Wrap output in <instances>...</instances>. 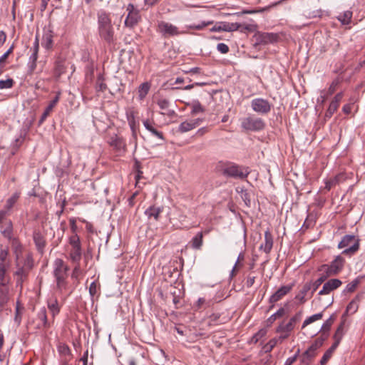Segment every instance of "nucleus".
Returning <instances> with one entry per match:
<instances>
[{
    "label": "nucleus",
    "mask_w": 365,
    "mask_h": 365,
    "mask_svg": "<svg viewBox=\"0 0 365 365\" xmlns=\"http://www.w3.org/2000/svg\"><path fill=\"white\" fill-rule=\"evenodd\" d=\"M344 322H341L338 327L334 335V339H341L344 335Z\"/></svg>",
    "instance_id": "59"
},
{
    "label": "nucleus",
    "mask_w": 365,
    "mask_h": 365,
    "mask_svg": "<svg viewBox=\"0 0 365 365\" xmlns=\"http://www.w3.org/2000/svg\"><path fill=\"white\" fill-rule=\"evenodd\" d=\"M98 31L101 39L108 43L114 41V29L111 22L110 14L104 11L98 13Z\"/></svg>",
    "instance_id": "1"
},
{
    "label": "nucleus",
    "mask_w": 365,
    "mask_h": 365,
    "mask_svg": "<svg viewBox=\"0 0 365 365\" xmlns=\"http://www.w3.org/2000/svg\"><path fill=\"white\" fill-rule=\"evenodd\" d=\"M108 144L118 153L125 151V142L122 137L116 134L110 135L108 140Z\"/></svg>",
    "instance_id": "10"
},
{
    "label": "nucleus",
    "mask_w": 365,
    "mask_h": 365,
    "mask_svg": "<svg viewBox=\"0 0 365 365\" xmlns=\"http://www.w3.org/2000/svg\"><path fill=\"white\" fill-rule=\"evenodd\" d=\"M269 9V6H265L263 8H260L258 9H244L242 11V14H255L257 13H262L264 11H268Z\"/></svg>",
    "instance_id": "52"
},
{
    "label": "nucleus",
    "mask_w": 365,
    "mask_h": 365,
    "mask_svg": "<svg viewBox=\"0 0 365 365\" xmlns=\"http://www.w3.org/2000/svg\"><path fill=\"white\" fill-rule=\"evenodd\" d=\"M14 85V80L12 78H7L6 80H0V89L11 88Z\"/></svg>",
    "instance_id": "55"
},
{
    "label": "nucleus",
    "mask_w": 365,
    "mask_h": 365,
    "mask_svg": "<svg viewBox=\"0 0 365 365\" xmlns=\"http://www.w3.org/2000/svg\"><path fill=\"white\" fill-rule=\"evenodd\" d=\"M353 13L350 10H347L340 14L337 16V19L344 25H348L350 24Z\"/></svg>",
    "instance_id": "32"
},
{
    "label": "nucleus",
    "mask_w": 365,
    "mask_h": 365,
    "mask_svg": "<svg viewBox=\"0 0 365 365\" xmlns=\"http://www.w3.org/2000/svg\"><path fill=\"white\" fill-rule=\"evenodd\" d=\"M10 242L16 257V262L19 261L22 254L23 247L17 238L12 239V241Z\"/></svg>",
    "instance_id": "26"
},
{
    "label": "nucleus",
    "mask_w": 365,
    "mask_h": 365,
    "mask_svg": "<svg viewBox=\"0 0 365 365\" xmlns=\"http://www.w3.org/2000/svg\"><path fill=\"white\" fill-rule=\"evenodd\" d=\"M341 284V281L339 279H331L324 284L322 289L319 292V294H328L331 291L339 287Z\"/></svg>",
    "instance_id": "14"
},
{
    "label": "nucleus",
    "mask_w": 365,
    "mask_h": 365,
    "mask_svg": "<svg viewBox=\"0 0 365 365\" xmlns=\"http://www.w3.org/2000/svg\"><path fill=\"white\" fill-rule=\"evenodd\" d=\"M21 309H24V308L22 307ZM14 319L18 324H20L21 320V307H20L19 302H16Z\"/></svg>",
    "instance_id": "62"
},
{
    "label": "nucleus",
    "mask_w": 365,
    "mask_h": 365,
    "mask_svg": "<svg viewBox=\"0 0 365 365\" xmlns=\"http://www.w3.org/2000/svg\"><path fill=\"white\" fill-rule=\"evenodd\" d=\"M163 208L162 207H156L155 205L150 206L145 211V215L148 219L153 218L155 221H158L160 215L163 212Z\"/></svg>",
    "instance_id": "22"
},
{
    "label": "nucleus",
    "mask_w": 365,
    "mask_h": 365,
    "mask_svg": "<svg viewBox=\"0 0 365 365\" xmlns=\"http://www.w3.org/2000/svg\"><path fill=\"white\" fill-rule=\"evenodd\" d=\"M273 246V237L271 232L269 230H266L264 232V242L259 246V250H263L265 253L268 254L270 252Z\"/></svg>",
    "instance_id": "21"
},
{
    "label": "nucleus",
    "mask_w": 365,
    "mask_h": 365,
    "mask_svg": "<svg viewBox=\"0 0 365 365\" xmlns=\"http://www.w3.org/2000/svg\"><path fill=\"white\" fill-rule=\"evenodd\" d=\"M69 267L63 259L57 258L53 262V274L55 277L57 290L63 293L67 289Z\"/></svg>",
    "instance_id": "2"
},
{
    "label": "nucleus",
    "mask_w": 365,
    "mask_h": 365,
    "mask_svg": "<svg viewBox=\"0 0 365 365\" xmlns=\"http://www.w3.org/2000/svg\"><path fill=\"white\" fill-rule=\"evenodd\" d=\"M9 255L8 249L3 248L2 246L0 247V269H9V262L7 260V257Z\"/></svg>",
    "instance_id": "29"
},
{
    "label": "nucleus",
    "mask_w": 365,
    "mask_h": 365,
    "mask_svg": "<svg viewBox=\"0 0 365 365\" xmlns=\"http://www.w3.org/2000/svg\"><path fill=\"white\" fill-rule=\"evenodd\" d=\"M300 319V314H296L294 316H293L290 319L289 322L287 324H284V322H282L279 327L277 329V332H291L295 326V324L299 321Z\"/></svg>",
    "instance_id": "15"
},
{
    "label": "nucleus",
    "mask_w": 365,
    "mask_h": 365,
    "mask_svg": "<svg viewBox=\"0 0 365 365\" xmlns=\"http://www.w3.org/2000/svg\"><path fill=\"white\" fill-rule=\"evenodd\" d=\"M334 350L331 349V348L328 349L326 352L324 354L323 356L320 360V364L324 365L329 361V359L331 357L333 352Z\"/></svg>",
    "instance_id": "51"
},
{
    "label": "nucleus",
    "mask_w": 365,
    "mask_h": 365,
    "mask_svg": "<svg viewBox=\"0 0 365 365\" xmlns=\"http://www.w3.org/2000/svg\"><path fill=\"white\" fill-rule=\"evenodd\" d=\"M299 349L297 350V351L293 356L287 358L284 365H292L293 363H294L299 356Z\"/></svg>",
    "instance_id": "64"
},
{
    "label": "nucleus",
    "mask_w": 365,
    "mask_h": 365,
    "mask_svg": "<svg viewBox=\"0 0 365 365\" xmlns=\"http://www.w3.org/2000/svg\"><path fill=\"white\" fill-rule=\"evenodd\" d=\"M37 319L41 322L42 326L46 327H51L52 321L48 319L46 314V309L45 307H41L37 313Z\"/></svg>",
    "instance_id": "27"
},
{
    "label": "nucleus",
    "mask_w": 365,
    "mask_h": 365,
    "mask_svg": "<svg viewBox=\"0 0 365 365\" xmlns=\"http://www.w3.org/2000/svg\"><path fill=\"white\" fill-rule=\"evenodd\" d=\"M339 106V104L334 102L331 101V102L329 104V106L326 112L325 116L327 118H331L332 115L336 111Z\"/></svg>",
    "instance_id": "47"
},
{
    "label": "nucleus",
    "mask_w": 365,
    "mask_h": 365,
    "mask_svg": "<svg viewBox=\"0 0 365 365\" xmlns=\"http://www.w3.org/2000/svg\"><path fill=\"white\" fill-rule=\"evenodd\" d=\"M210 31L211 32L226 31L225 21H221L215 24V25L213 27H212L210 29Z\"/></svg>",
    "instance_id": "54"
},
{
    "label": "nucleus",
    "mask_w": 365,
    "mask_h": 365,
    "mask_svg": "<svg viewBox=\"0 0 365 365\" xmlns=\"http://www.w3.org/2000/svg\"><path fill=\"white\" fill-rule=\"evenodd\" d=\"M96 88L98 91L103 92L107 89V85L103 82V80L99 76L98 78Z\"/></svg>",
    "instance_id": "57"
},
{
    "label": "nucleus",
    "mask_w": 365,
    "mask_h": 365,
    "mask_svg": "<svg viewBox=\"0 0 365 365\" xmlns=\"http://www.w3.org/2000/svg\"><path fill=\"white\" fill-rule=\"evenodd\" d=\"M222 175L226 177L244 179L247 177L250 172L247 169H244L242 167L234 164L230 163L225 165L222 170Z\"/></svg>",
    "instance_id": "6"
},
{
    "label": "nucleus",
    "mask_w": 365,
    "mask_h": 365,
    "mask_svg": "<svg viewBox=\"0 0 365 365\" xmlns=\"http://www.w3.org/2000/svg\"><path fill=\"white\" fill-rule=\"evenodd\" d=\"M126 118L128 122V125L132 130L133 136L135 139L137 138L136 134V122H135V116L133 111H130L126 113Z\"/></svg>",
    "instance_id": "30"
},
{
    "label": "nucleus",
    "mask_w": 365,
    "mask_h": 365,
    "mask_svg": "<svg viewBox=\"0 0 365 365\" xmlns=\"http://www.w3.org/2000/svg\"><path fill=\"white\" fill-rule=\"evenodd\" d=\"M61 93L58 92L55 96V98L49 103L48 106L46 108L44 112L42 113L41 118L39 120V123H42L46 118L49 115V114L53 110V108L58 103L60 99Z\"/></svg>",
    "instance_id": "20"
},
{
    "label": "nucleus",
    "mask_w": 365,
    "mask_h": 365,
    "mask_svg": "<svg viewBox=\"0 0 365 365\" xmlns=\"http://www.w3.org/2000/svg\"><path fill=\"white\" fill-rule=\"evenodd\" d=\"M359 281L357 279L349 282L346 285V287L345 288V291H346L348 292H353L355 290V289L356 288L357 285L359 284Z\"/></svg>",
    "instance_id": "58"
},
{
    "label": "nucleus",
    "mask_w": 365,
    "mask_h": 365,
    "mask_svg": "<svg viewBox=\"0 0 365 365\" xmlns=\"http://www.w3.org/2000/svg\"><path fill=\"white\" fill-rule=\"evenodd\" d=\"M157 104L159 108L163 110L160 113L164 115L169 117L173 116L175 114L173 110L170 109V103L165 98H160L157 101Z\"/></svg>",
    "instance_id": "19"
},
{
    "label": "nucleus",
    "mask_w": 365,
    "mask_h": 365,
    "mask_svg": "<svg viewBox=\"0 0 365 365\" xmlns=\"http://www.w3.org/2000/svg\"><path fill=\"white\" fill-rule=\"evenodd\" d=\"M343 179H344L343 174L340 173V174L336 175L334 178H331V179L328 180L327 181H326L325 188L327 190H330L332 187L339 184L341 182V180H342Z\"/></svg>",
    "instance_id": "33"
},
{
    "label": "nucleus",
    "mask_w": 365,
    "mask_h": 365,
    "mask_svg": "<svg viewBox=\"0 0 365 365\" xmlns=\"http://www.w3.org/2000/svg\"><path fill=\"white\" fill-rule=\"evenodd\" d=\"M225 24L226 31H227V32L238 31V29L240 28V23H230V22L225 21Z\"/></svg>",
    "instance_id": "53"
},
{
    "label": "nucleus",
    "mask_w": 365,
    "mask_h": 365,
    "mask_svg": "<svg viewBox=\"0 0 365 365\" xmlns=\"http://www.w3.org/2000/svg\"><path fill=\"white\" fill-rule=\"evenodd\" d=\"M321 344L322 343L318 344L317 342L312 344L302 354L301 363L304 365H309L312 359L316 356V351Z\"/></svg>",
    "instance_id": "12"
},
{
    "label": "nucleus",
    "mask_w": 365,
    "mask_h": 365,
    "mask_svg": "<svg viewBox=\"0 0 365 365\" xmlns=\"http://www.w3.org/2000/svg\"><path fill=\"white\" fill-rule=\"evenodd\" d=\"M74 264H75V266H74V268H73L72 274H71V277L77 279L81 273V270L80 263H74Z\"/></svg>",
    "instance_id": "61"
},
{
    "label": "nucleus",
    "mask_w": 365,
    "mask_h": 365,
    "mask_svg": "<svg viewBox=\"0 0 365 365\" xmlns=\"http://www.w3.org/2000/svg\"><path fill=\"white\" fill-rule=\"evenodd\" d=\"M2 235L7 238L10 242L12 241L13 237V227L12 223L10 221L8 226L1 232Z\"/></svg>",
    "instance_id": "45"
},
{
    "label": "nucleus",
    "mask_w": 365,
    "mask_h": 365,
    "mask_svg": "<svg viewBox=\"0 0 365 365\" xmlns=\"http://www.w3.org/2000/svg\"><path fill=\"white\" fill-rule=\"evenodd\" d=\"M286 314L284 308L279 309L274 314H272L266 321L267 326H270L277 319L283 317Z\"/></svg>",
    "instance_id": "35"
},
{
    "label": "nucleus",
    "mask_w": 365,
    "mask_h": 365,
    "mask_svg": "<svg viewBox=\"0 0 365 365\" xmlns=\"http://www.w3.org/2000/svg\"><path fill=\"white\" fill-rule=\"evenodd\" d=\"M318 272H321V276L325 277V280L330 276L336 275L335 273H332L331 266L329 264H322L318 268Z\"/></svg>",
    "instance_id": "36"
},
{
    "label": "nucleus",
    "mask_w": 365,
    "mask_h": 365,
    "mask_svg": "<svg viewBox=\"0 0 365 365\" xmlns=\"http://www.w3.org/2000/svg\"><path fill=\"white\" fill-rule=\"evenodd\" d=\"M266 127L265 121L255 115H248L241 120V128L246 131L259 132Z\"/></svg>",
    "instance_id": "4"
},
{
    "label": "nucleus",
    "mask_w": 365,
    "mask_h": 365,
    "mask_svg": "<svg viewBox=\"0 0 365 365\" xmlns=\"http://www.w3.org/2000/svg\"><path fill=\"white\" fill-rule=\"evenodd\" d=\"M48 309L52 316V322H53L56 316H57L61 310V307L56 297L50 298L47 302Z\"/></svg>",
    "instance_id": "18"
},
{
    "label": "nucleus",
    "mask_w": 365,
    "mask_h": 365,
    "mask_svg": "<svg viewBox=\"0 0 365 365\" xmlns=\"http://www.w3.org/2000/svg\"><path fill=\"white\" fill-rule=\"evenodd\" d=\"M201 122L202 120L199 118L190 121H184L180 124L178 131L182 133L188 132L198 126Z\"/></svg>",
    "instance_id": "17"
},
{
    "label": "nucleus",
    "mask_w": 365,
    "mask_h": 365,
    "mask_svg": "<svg viewBox=\"0 0 365 365\" xmlns=\"http://www.w3.org/2000/svg\"><path fill=\"white\" fill-rule=\"evenodd\" d=\"M157 31L164 38H169L183 34V32L179 31L176 26L163 21L158 23Z\"/></svg>",
    "instance_id": "7"
},
{
    "label": "nucleus",
    "mask_w": 365,
    "mask_h": 365,
    "mask_svg": "<svg viewBox=\"0 0 365 365\" xmlns=\"http://www.w3.org/2000/svg\"><path fill=\"white\" fill-rule=\"evenodd\" d=\"M254 46L256 48L260 45H266L277 41L278 36L274 33L257 31L253 36Z\"/></svg>",
    "instance_id": "8"
},
{
    "label": "nucleus",
    "mask_w": 365,
    "mask_h": 365,
    "mask_svg": "<svg viewBox=\"0 0 365 365\" xmlns=\"http://www.w3.org/2000/svg\"><path fill=\"white\" fill-rule=\"evenodd\" d=\"M150 88V85L148 82H145L140 84V86L138 88V96L140 100H143L146 96Z\"/></svg>",
    "instance_id": "37"
},
{
    "label": "nucleus",
    "mask_w": 365,
    "mask_h": 365,
    "mask_svg": "<svg viewBox=\"0 0 365 365\" xmlns=\"http://www.w3.org/2000/svg\"><path fill=\"white\" fill-rule=\"evenodd\" d=\"M251 107L255 112L266 115L271 111L272 104L266 99L257 98L251 101Z\"/></svg>",
    "instance_id": "9"
},
{
    "label": "nucleus",
    "mask_w": 365,
    "mask_h": 365,
    "mask_svg": "<svg viewBox=\"0 0 365 365\" xmlns=\"http://www.w3.org/2000/svg\"><path fill=\"white\" fill-rule=\"evenodd\" d=\"M220 315L219 314H212L207 319V323L210 326L211 325H217V320L219 319Z\"/></svg>",
    "instance_id": "60"
},
{
    "label": "nucleus",
    "mask_w": 365,
    "mask_h": 365,
    "mask_svg": "<svg viewBox=\"0 0 365 365\" xmlns=\"http://www.w3.org/2000/svg\"><path fill=\"white\" fill-rule=\"evenodd\" d=\"M187 106L191 107L192 115H195L197 113L205 112V108L202 106V105L197 100H194L191 103H187Z\"/></svg>",
    "instance_id": "31"
},
{
    "label": "nucleus",
    "mask_w": 365,
    "mask_h": 365,
    "mask_svg": "<svg viewBox=\"0 0 365 365\" xmlns=\"http://www.w3.org/2000/svg\"><path fill=\"white\" fill-rule=\"evenodd\" d=\"M8 269H0V287L8 286L9 279L6 276Z\"/></svg>",
    "instance_id": "49"
},
{
    "label": "nucleus",
    "mask_w": 365,
    "mask_h": 365,
    "mask_svg": "<svg viewBox=\"0 0 365 365\" xmlns=\"http://www.w3.org/2000/svg\"><path fill=\"white\" fill-rule=\"evenodd\" d=\"M9 300V289L8 286L0 287V307L4 308Z\"/></svg>",
    "instance_id": "28"
},
{
    "label": "nucleus",
    "mask_w": 365,
    "mask_h": 365,
    "mask_svg": "<svg viewBox=\"0 0 365 365\" xmlns=\"http://www.w3.org/2000/svg\"><path fill=\"white\" fill-rule=\"evenodd\" d=\"M19 194L16 192V193L13 194L12 196L10 197L6 200V205H5V209H6V212L12 208V207L16 202V201L19 199Z\"/></svg>",
    "instance_id": "43"
},
{
    "label": "nucleus",
    "mask_w": 365,
    "mask_h": 365,
    "mask_svg": "<svg viewBox=\"0 0 365 365\" xmlns=\"http://www.w3.org/2000/svg\"><path fill=\"white\" fill-rule=\"evenodd\" d=\"M34 240L38 248V250H43L45 247V240L42 235L39 232H35L34 234Z\"/></svg>",
    "instance_id": "39"
},
{
    "label": "nucleus",
    "mask_w": 365,
    "mask_h": 365,
    "mask_svg": "<svg viewBox=\"0 0 365 365\" xmlns=\"http://www.w3.org/2000/svg\"><path fill=\"white\" fill-rule=\"evenodd\" d=\"M140 18L139 11L128 14L124 24L127 27L133 28L138 24Z\"/></svg>",
    "instance_id": "25"
},
{
    "label": "nucleus",
    "mask_w": 365,
    "mask_h": 365,
    "mask_svg": "<svg viewBox=\"0 0 365 365\" xmlns=\"http://www.w3.org/2000/svg\"><path fill=\"white\" fill-rule=\"evenodd\" d=\"M217 49L220 53L222 54L227 53L230 50L228 46L224 43H218L217 45Z\"/></svg>",
    "instance_id": "63"
},
{
    "label": "nucleus",
    "mask_w": 365,
    "mask_h": 365,
    "mask_svg": "<svg viewBox=\"0 0 365 365\" xmlns=\"http://www.w3.org/2000/svg\"><path fill=\"white\" fill-rule=\"evenodd\" d=\"M360 240L356 238L354 235H344L340 242L338 245L339 249L345 248L342 251L343 255L352 256L359 249Z\"/></svg>",
    "instance_id": "3"
},
{
    "label": "nucleus",
    "mask_w": 365,
    "mask_h": 365,
    "mask_svg": "<svg viewBox=\"0 0 365 365\" xmlns=\"http://www.w3.org/2000/svg\"><path fill=\"white\" fill-rule=\"evenodd\" d=\"M202 232H198L191 240V246L193 249L199 250L201 248L203 242Z\"/></svg>",
    "instance_id": "34"
},
{
    "label": "nucleus",
    "mask_w": 365,
    "mask_h": 365,
    "mask_svg": "<svg viewBox=\"0 0 365 365\" xmlns=\"http://www.w3.org/2000/svg\"><path fill=\"white\" fill-rule=\"evenodd\" d=\"M278 339L276 338L270 339L263 347L264 352H270L277 344Z\"/></svg>",
    "instance_id": "48"
},
{
    "label": "nucleus",
    "mask_w": 365,
    "mask_h": 365,
    "mask_svg": "<svg viewBox=\"0 0 365 365\" xmlns=\"http://www.w3.org/2000/svg\"><path fill=\"white\" fill-rule=\"evenodd\" d=\"M34 266L33 257L31 254H28L24 260L23 265L21 264V267H24L28 268V269L31 270Z\"/></svg>",
    "instance_id": "50"
},
{
    "label": "nucleus",
    "mask_w": 365,
    "mask_h": 365,
    "mask_svg": "<svg viewBox=\"0 0 365 365\" xmlns=\"http://www.w3.org/2000/svg\"><path fill=\"white\" fill-rule=\"evenodd\" d=\"M55 74L59 77L66 72V66L62 60H58L55 63Z\"/></svg>",
    "instance_id": "40"
},
{
    "label": "nucleus",
    "mask_w": 365,
    "mask_h": 365,
    "mask_svg": "<svg viewBox=\"0 0 365 365\" xmlns=\"http://www.w3.org/2000/svg\"><path fill=\"white\" fill-rule=\"evenodd\" d=\"M213 23H214L213 21H204L198 24L188 25V26H187V28L188 29H195V30L200 31V30L203 29L205 27H206L207 26L212 25Z\"/></svg>",
    "instance_id": "44"
},
{
    "label": "nucleus",
    "mask_w": 365,
    "mask_h": 365,
    "mask_svg": "<svg viewBox=\"0 0 365 365\" xmlns=\"http://www.w3.org/2000/svg\"><path fill=\"white\" fill-rule=\"evenodd\" d=\"M53 32L48 26L43 29L42 46L47 50L51 49L53 44Z\"/></svg>",
    "instance_id": "16"
},
{
    "label": "nucleus",
    "mask_w": 365,
    "mask_h": 365,
    "mask_svg": "<svg viewBox=\"0 0 365 365\" xmlns=\"http://www.w3.org/2000/svg\"><path fill=\"white\" fill-rule=\"evenodd\" d=\"M16 271L14 273V276L16 279V286L22 287V284L26 279L30 270L28 269V268L21 267L19 261L16 262Z\"/></svg>",
    "instance_id": "13"
},
{
    "label": "nucleus",
    "mask_w": 365,
    "mask_h": 365,
    "mask_svg": "<svg viewBox=\"0 0 365 365\" xmlns=\"http://www.w3.org/2000/svg\"><path fill=\"white\" fill-rule=\"evenodd\" d=\"M143 123L144 127L145 128V129L151 133L153 135L157 137L158 139L165 140L163 133L160 131H158L155 128V123L147 119V120H143Z\"/></svg>",
    "instance_id": "23"
},
{
    "label": "nucleus",
    "mask_w": 365,
    "mask_h": 365,
    "mask_svg": "<svg viewBox=\"0 0 365 365\" xmlns=\"http://www.w3.org/2000/svg\"><path fill=\"white\" fill-rule=\"evenodd\" d=\"M345 259L340 255H338L329 264L331 266L332 273L337 274L343 269Z\"/></svg>",
    "instance_id": "24"
},
{
    "label": "nucleus",
    "mask_w": 365,
    "mask_h": 365,
    "mask_svg": "<svg viewBox=\"0 0 365 365\" xmlns=\"http://www.w3.org/2000/svg\"><path fill=\"white\" fill-rule=\"evenodd\" d=\"M257 25L255 24H240V28L238 29L241 33L254 32L257 29Z\"/></svg>",
    "instance_id": "46"
},
{
    "label": "nucleus",
    "mask_w": 365,
    "mask_h": 365,
    "mask_svg": "<svg viewBox=\"0 0 365 365\" xmlns=\"http://www.w3.org/2000/svg\"><path fill=\"white\" fill-rule=\"evenodd\" d=\"M335 319H336V317H335L334 314H332L330 316V317L328 319H327L323 323L322 328H321V330L324 332L323 334H324L325 332H328L330 330V328H331V325L333 324Z\"/></svg>",
    "instance_id": "42"
},
{
    "label": "nucleus",
    "mask_w": 365,
    "mask_h": 365,
    "mask_svg": "<svg viewBox=\"0 0 365 365\" xmlns=\"http://www.w3.org/2000/svg\"><path fill=\"white\" fill-rule=\"evenodd\" d=\"M359 298L357 297L351 300L346 307V312L349 314L355 313L359 308Z\"/></svg>",
    "instance_id": "38"
},
{
    "label": "nucleus",
    "mask_w": 365,
    "mask_h": 365,
    "mask_svg": "<svg viewBox=\"0 0 365 365\" xmlns=\"http://www.w3.org/2000/svg\"><path fill=\"white\" fill-rule=\"evenodd\" d=\"M325 281V277L320 276L319 279H317L314 282H309L312 288V294L317 291V289L319 288V287Z\"/></svg>",
    "instance_id": "56"
},
{
    "label": "nucleus",
    "mask_w": 365,
    "mask_h": 365,
    "mask_svg": "<svg viewBox=\"0 0 365 365\" xmlns=\"http://www.w3.org/2000/svg\"><path fill=\"white\" fill-rule=\"evenodd\" d=\"M292 289V285H285L279 288L269 299L272 304L269 309L273 308L274 303L279 301L284 296L287 294Z\"/></svg>",
    "instance_id": "11"
},
{
    "label": "nucleus",
    "mask_w": 365,
    "mask_h": 365,
    "mask_svg": "<svg viewBox=\"0 0 365 365\" xmlns=\"http://www.w3.org/2000/svg\"><path fill=\"white\" fill-rule=\"evenodd\" d=\"M69 259L72 263H80L82 257V248L80 237L77 234L72 235L69 237Z\"/></svg>",
    "instance_id": "5"
},
{
    "label": "nucleus",
    "mask_w": 365,
    "mask_h": 365,
    "mask_svg": "<svg viewBox=\"0 0 365 365\" xmlns=\"http://www.w3.org/2000/svg\"><path fill=\"white\" fill-rule=\"evenodd\" d=\"M323 317V313H317L315 314H313L309 317H307L303 322L302 328H304L306 326L310 324L311 323L319 320Z\"/></svg>",
    "instance_id": "41"
}]
</instances>
